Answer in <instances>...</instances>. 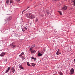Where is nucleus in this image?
Segmentation results:
<instances>
[{
  "instance_id": "obj_1",
  "label": "nucleus",
  "mask_w": 75,
  "mask_h": 75,
  "mask_svg": "<svg viewBox=\"0 0 75 75\" xmlns=\"http://www.w3.org/2000/svg\"><path fill=\"white\" fill-rule=\"evenodd\" d=\"M12 18V16H9V17L7 18V21L5 20V21L6 22L5 23H7V21L8 22H9V21H10V20H11Z\"/></svg>"
},
{
  "instance_id": "obj_2",
  "label": "nucleus",
  "mask_w": 75,
  "mask_h": 75,
  "mask_svg": "<svg viewBox=\"0 0 75 75\" xmlns=\"http://www.w3.org/2000/svg\"><path fill=\"white\" fill-rule=\"evenodd\" d=\"M74 73V69L73 68H71L69 74L70 75H72Z\"/></svg>"
},
{
  "instance_id": "obj_3",
  "label": "nucleus",
  "mask_w": 75,
  "mask_h": 75,
  "mask_svg": "<svg viewBox=\"0 0 75 75\" xmlns=\"http://www.w3.org/2000/svg\"><path fill=\"white\" fill-rule=\"evenodd\" d=\"M31 14H32V13H26V17L28 18H30V16H31Z\"/></svg>"
},
{
  "instance_id": "obj_4",
  "label": "nucleus",
  "mask_w": 75,
  "mask_h": 75,
  "mask_svg": "<svg viewBox=\"0 0 75 75\" xmlns=\"http://www.w3.org/2000/svg\"><path fill=\"white\" fill-rule=\"evenodd\" d=\"M10 67H8L7 68V69H6V71L5 72V73H7V72H8L10 71Z\"/></svg>"
},
{
  "instance_id": "obj_5",
  "label": "nucleus",
  "mask_w": 75,
  "mask_h": 75,
  "mask_svg": "<svg viewBox=\"0 0 75 75\" xmlns=\"http://www.w3.org/2000/svg\"><path fill=\"white\" fill-rule=\"evenodd\" d=\"M35 18V16H34V15H33V14H32L29 18H30V19H33V18Z\"/></svg>"
},
{
  "instance_id": "obj_6",
  "label": "nucleus",
  "mask_w": 75,
  "mask_h": 75,
  "mask_svg": "<svg viewBox=\"0 0 75 75\" xmlns=\"http://www.w3.org/2000/svg\"><path fill=\"white\" fill-rule=\"evenodd\" d=\"M11 71L13 73H14L15 71V69H14V67H12L11 69Z\"/></svg>"
},
{
  "instance_id": "obj_7",
  "label": "nucleus",
  "mask_w": 75,
  "mask_h": 75,
  "mask_svg": "<svg viewBox=\"0 0 75 75\" xmlns=\"http://www.w3.org/2000/svg\"><path fill=\"white\" fill-rule=\"evenodd\" d=\"M30 52H31V54H33V53H35V52H36V51L35 50H31V51H30Z\"/></svg>"
},
{
  "instance_id": "obj_8",
  "label": "nucleus",
  "mask_w": 75,
  "mask_h": 75,
  "mask_svg": "<svg viewBox=\"0 0 75 75\" xmlns=\"http://www.w3.org/2000/svg\"><path fill=\"white\" fill-rule=\"evenodd\" d=\"M56 54L57 55H59V54H61V52H59V50L57 51Z\"/></svg>"
},
{
  "instance_id": "obj_9",
  "label": "nucleus",
  "mask_w": 75,
  "mask_h": 75,
  "mask_svg": "<svg viewBox=\"0 0 75 75\" xmlns=\"http://www.w3.org/2000/svg\"><path fill=\"white\" fill-rule=\"evenodd\" d=\"M5 53H4V52H2L0 55V56H1V57H3V56H4V55H5Z\"/></svg>"
},
{
  "instance_id": "obj_10",
  "label": "nucleus",
  "mask_w": 75,
  "mask_h": 75,
  "mask_svg": "<svg viewBox=\"0 0 75 75\" xmlns=\"http://www.w3.org/2000/svg\"><path fill=\"white\" fill-rule=\"evenodd\" d=\"M10 46L11 47H12V46H13V47H16V45H13V43L12 44H10Z\"/></svg>"
},
{
  "instance_id": "obj_11",
  "label": "nucleus",
  "mask_w": 75,
  "mask_h": 75,
  "mask_svg": "<svg viewBox=\"0 0 75 75\" xmlns=\"http://www.w3.org/2000/svg\"><path fill=\"white\" fill-rule=\"evenodd\" d=\"M62 10H64V11H65V10H66V6L63 7Z\"/></svg>"
},
{
  "instance_id": "obj_12",
  "label": "nucleus",
  "mask_w": 75,
  "mask_h": 75,
  "mask_svg": "<svg viewBox=\"0 0 75 75\" xmlns=\"http://www.w3.org/2000/svg\"><path fill=\"white\" fill-rule=\"evenodd\" d=\"M30 8V7H28V8H26L25 10H24L23 11H22V13H24V11H25L26 10H27V9H28V8Z\"/></svg>"
},
{
  "instance_id": "obj_13",
  "label": "nucleus",
  "mask_w": 75,
  "mask_h": 75,
  "mask_svg": "<svg viewBox=\"0 0 75 75\" xmlns=\"http://www.w3.org/2000/svg\"><path fill=\"white\" fill-rule=\"evenodd\" d=\"M24 53H23V52H22L20 55H19V57H21L23 55H24Z\"/></svg>"
},
{
  "instance_id": "obj_14",
  "label": "nucleus",
  "mask_w": 75,
  "mask_h": 75,
  "mask_svg": "<svg viewBox=\"0 0 75 75\" xmlns=\"http://www.w3.org/2000/svg\"><path fill=\"white\" fill-rule=\"evenodd\" d=\"M72 2H73L74 6H75V0H71Z\"/></svg>"
},
{
  "instance_id": "obj_15",
  "label": "nucleus",
  "mask_w": 75,
  "mask_h": 75,
  "mask_svg": "<svg viewBox=\"0 0 75 75\" xmlns=\"http://www.w3.org/2000/svg\"><path fill=\"white\" fill-rule=\"evenodd\" d=\"M42 54L41 53H39L38 54V56L39 57H41V56H42Z\"/></svg>"
},
{
  "instance_id": "obj_16",
  "label": "nucleus",
  "mask_w": 75,
  "mask_h": 75,
  "mask_svg": "<svg viewBox=\"0 0 75 75\" xmlns=\"http://www.w3.org/2000/svg\"><path fill=\"white\" fill-rule=\"evenodd\" d=\"M31 58L33 59H34V60H36V59H37L36 58H34L33 57H32Z\"/></svg>"
},
{
  "instance_id": "obj_17",
  "label": "nucleus",
  "mask_w": 75,
  "mask_h": 75,
  "mask_svg": "<svg viewBox=\"0 0 75 75\" xmlns=\"http://www.w3.org/2000/svg\"><path fill=\"white\" fill-rule=\"evenodd\" d=\"M58 12H59V13L60 15H61V16H62V13L61 12V11H58Z\"/></svg>"
},
{
  "instance_id": "obj_18",
  "label": "nucleus",
  "mask_w": 75,
  "mask_h": 75,
  "mask_svg": "<svg viewBox=\"0 0 75 75\" xmlns=\"http://www.w3.org/2000/svg\"><path fill=\"white\" fill-rule=\"evenodd\" d=\"M33 46H32V47H31V48L30 49V51H32V49H33Z\"/></svg>"
},
{
  "instance_id": "obj_19",
  "label": "nucleus",
  "mask_w": 75,
  "mask_h": 75,
  "mask_svg": "<svg viewBox=\"0 0 75 75\" xmlns=\"http://www.w3.org/2000/svg\"><path fill=\"white\" fill-rule=\"evenodd\" d=\"M20 68H21V69H23V67H22V66L21 65L19 66Z\"/></svg>"
},
{
  "instance_id": "obj_20",
  "label": "nucleus",
  "mask_w": 75,
  "mask_h": 75,
  "mask_svg": "<svg viewBox=\"0 0 75 75\" xmlns=\"http://www.w3.org/2000/svg\"><path fill=\"white\" fill-rule=\"evenodd\" d=\"M27 65H28V66H31V65H30V63H29V62H27Z\"/></svg>"
},
{
  "instance_id": "obj_21",
  "label": "nucleus",
  "mask_w": 75,
  "mask_h": 75,
  "mask_svg": "<svg viewBox=\"0 0 75 75\" xmlns=\"http://www.w3.org/2000/svg\"><path fill=\"white\" fill-rule=\"evenodd\" d=\"M6 3L7 4H8L9 3V0H6Z\"/></svg>"
},
{
  "instance_id": "obj_22",
  "label": "nucleus",
  "mask_w": 75,
  "mask_h": 75,
  "mask_svg": "<svg viewBox=\"0 0 75 75\" xmlns=\"http://www.w3.org/2000/svg\"><path fill=\"white\" fill-rule=\"evenodd\" d=\"M9 1H10V3L11 4V3H13V0H10Z\"/></svg>"
},
{
  "instance_id": "obj_23",
  "label": "nucleus",
  "mask_w": 75,
  "mask_h": 75,
  "mask_svg": "<svg viewBox=\"0 0 75 75\" xmlns=\"http://www.w3.org/2000/svg\"><path fill=\"white\" fill-rule=\"evenodd\" d=\"M21 58H22V59H23V60H24V59H25L24 57L23 56Z\"/></svg>"
},
{
  "instance_id": "obj_24",
  "label": "nucleus",
  "mask_w": 75,
  "mask_h": 75,
  "mask_svg": "<svg viewBox=\"0 0 75 75\" xmlns=\"http://www.w3.org/2000/svg\"><path fill=\"white\" fill-rule=\"evenodd\" d=\"M47 14H50V11H47Z\"/></svg>"
},
{
  "instance_id": "obj_25",
  "label": "nucleus",
  "mask_w": 75,
  "mask_h": 75,
  "mask_svg": "<svg viewBox=\"0 0 75 75\" xmlns=\"http://www.w3.org/2000/svg\"><path fill=\"white\" fill-rule=\"evenodd\" d=\"M38 21V18H36L35 20V21L36 22H37V21Z\"/></svg>"
},
{
  "instance_id": "obj_26",
  "label": "nucleus",
  "mask_w": 75,
  "mask_h": 75,
  "mask_svg": "<svg viewBox=\"0 0 75 75\" xmlns=\"http://www.w3.org/2000/svg\"><path fill=\"white\" fill-rule=\"evenodd\" d=\"M60 75H63V74H62V73L61 72H60Z\"/></svg>"
},
{
  "instance_id": "obj_27",
  "label": "nucleus",
  "mask_w": 75,
  "mask_h": 75,
  "mask_svg": "<svg viewBox=\"0 0 75 75\" xmlns=\"http://www.w3.org/2000/svg\"><path fill=\"white\" fill-rule=\"evenodd\" d=\"M23 29H24L25 30H27V28H25V27H24L23 28Z\"/></svg>"
},
{
  "instance_id": "obj_28",
  "label": "nucleus",
  "mask_w": 75,
  "mask_h": 75,
  "mask_svg": "<svg viewBox=\"0 0 75 75\" xmlns=\"http://www.w3.org/2000/svg\"><path fill=\"white\" fill-rule=\"evenodd\" d=\"M5 62H7V59H5Z\"/></svg>"
},
{
  "instance_id": "obj_29",
  "label": "nucleus",
  "mask_w": 75,
  "mask_h": 75,
  "mask_svg": "<svg viewBox=\"0 0 75 75\" xmlns=\"http://www.w3.org/2000/svg\"><path fill=\"white\" fill-rule=\"evenodd\" d=\"M22 30L23 31V32H24V33H25V30L22 29Z\"/></svg>"
},
{
  "instance_id": "obj_30",
  "label": "nucleus",
  "mask_w": 75,
  "mask_h": 75,
  "mask_svg": "<svg viewBox=\"0 0 75 75\" xmlns=\"http://www.w3.org/2000/svg\"><path fill=\"white\" fill-rule=\"evenodd\" d=\"M32 47H35V45H33Z\"/></svg>"
},
{
  "instance_id": "obj_31",
  "label": "nucleus",
  "mask_w": 75,
  "mask_h": 75,
  "mask_svg": "<svg viewBox=\"0 0 75 75\" xmlns=\"http://www.w3.org/2000/svg\"><path fill=\"white\" fill-rule=\"evenodd\" d=\"M55 1H59V0H54Z\"/></svg>"
},
{
  "instance_id": "obj_32",
  "label": "nucleus",
  "mask_w": 75,
  "mask_h": 75,
  "mask_svg": "<svg viewBox=\"0 0 75 75\" xmlns=\"http://www.w3.org/2000/svg\"><path fill=\"white\" fill-rule=\"evenodd\" d=\"M36 64H34L32 66H35V65Z\"/></svg>"
},
{
  "instance_id": "obj_33",
  "label": "nucleus",
  "mask_w": 75,
  "mask_h": 75,
  "mask_svg": "<svg viewBox=\"0 0 75 75\" xmlns=\"http://www.w3.org/2000/svg\"><path fill=\"white\" fill-rule=\"evenodd\" d=\"M20 0H17V1H18H18H20Z\"/></svg>"
},
{
  "instance_id": "obj_34",
  "label": "nucleus",
  "mask_w": 75,
  "mask_h": 75,
  "mask_svg": "<svg viewBox=\"0 0 75 75\" xmlns=\"http://www.w3.org/2000/svg\"><path fill=\"white\" fill-rule=\"evenodd\" d=\"M43 51H42L41 52V53H43Z\"/></svg>"
},
{
  "instance_id": "obj_35",
  "label": "nucleus",
  "mask_w": 75,
  "mask_h": 75,
  "mask_svg": "<svg viewBox=\"0 0 75 75\" xmlns=\"http://www.w3.org/2000/svg\"><path fill=\"white\" fill-rule=\"evenodd\" d=\"M34 64V63H32V65H33V64Z\"/></svg>"
},
{
  "instance_id": "obj_36",
  "label": "nucleus",
  "mask_w": 75,
  "mask_h": 75,
  "mask_svg": "<svg viewBox=\"0 0 75 75\" xmlns=\"http://www.w3.org/2000/svg\"><path fill=\"white\" fill-rule=\"evenodd\" d=\"M74 61L75 62V59L74 60Z\"/></svg>"
}]
</instances>
